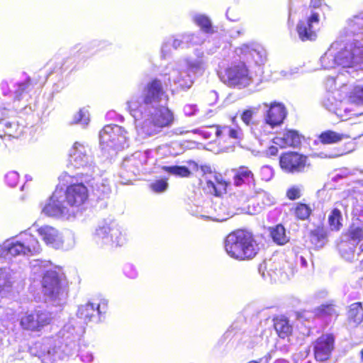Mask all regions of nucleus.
Listing matches in <instances>:
<instances>
[{
    "label": "nucleus",
    "instance_id": "nucleus-1",
    "mask_svg": "<svg viewBox=\"0 0 363 363\" xmlns=\"http://www.w3.org/2000/svg\"><path fill=\"white\" fill-rule=\"evenodd\" d=\"M71 320L60 330L57 339L46 338L29 348L32 355L38 357L42 363H51L64 359L78 351V340L84 333L82 325H75Z\"/></svg>",
    "mask_w": 363,
    "mask_h": 363
},
{
    "label": "nucleus",
    "instance_id": "nucleus-2",
    "mask_svg": "<svg viewBox=\"0 0 363 363\" xmlns=\"http://www.w3.org/2000/svg\"><path fill=\"white\" fill-rule=\"evenodd\" d=\"M33 274L43 276L42 286L45 301L54 306H62L67 300L68 291L67 284L62 280L60 269H53L48 261L33 259L30 263Z\"/></svg>",
    "mask_w": 363,
    "mask_h": 363
},
{
    "label": "nucleus",
    "instance_id": "nucleus-3",
    "mask_svg": "<svg viewBox=\"0 0 363 363\" xmlns=\"http://www.w3.org/2000/svg\"><path fill=\"white\" fill-rule=\"evenodd\" d=\"M128 228L114 219L106 218L99 222L91 233L94 244L101 249L112 250L125 245L129 241Z\"/></svg>",
    "mask_w": 363,
    "mask_h": 363
},
{
    "label": "nucleus",
    "instance_id": "nucleus-4",
    "mask_svg": "<svg viewBox=\"0 0 363 363\" xmlns=\"http://www.w3.org/2000/svg\"><path fill=\"white\" fill-rule=\"evenodd\" d=\"M225 251L237 259H251L260 249V244L252 233L238 230L229 234L225 242Z\"/></svg>",
    "mask_w": 363,
    "mask_h": 363
},
{
    "label": "nucleus",
    "instance_id": "nucleus-5",
    "mask_svg": "<svg viewBox=\"0 0 363 363\" xmlns=\"http://www.w3.org/2000/svg\"><path fill=\"white\" fill-rule=\"evenodd\" d=\"M41 251L38 240L27 233L5 240L0 245V257L10 259L17 256H30Z\"/></svg>",
    "mask_w": 363,
    "mask_h": 363
},
{
    "label": "nucleus",
    "instance_id": "nucleus-6",
    "mask_svg": "<svg viewBox=\"0 0 363 363\" xmlns=\"http://www.w3.org/2000/svg\"><path fill=\"white\" fill-rule=\"evenodd\" d=\"M174 122L173 111L167 106H160L148 113L140 126V131L145 136H151L172 126Z\"/></svg>",
    "mask_w": 363,
    "mask_h": 363
},
{
    "label": "nucleus",
    "instance_id": "nucleus-7",
    "mask_svg": "<svg viewBox=\"0 0 363 363\" xmlns=\"http://www.w3.org/2000/svg\"><path fill=\"white\" fill-rule=\"evenodd\" d=\"M281 171L286 174H302L312 169V164L307 155L298 151L288 150L279 157Z\"/></svg>",
    "mask_w": 363,
    "mask_h": 363
},
{
    "label": "nucleus",
    "instance_id": "nucleus-8",
    "mask_svg": "<svg viewBox=\"0 0 363 363\" xmlns=\"http://www.w3.org/2000/svg\"><path fill=\"white\" fill-rule=\"evenodd\" d=\"M89 198V191L83 183L71 184L66 190L56 187L50 198V204H84Z\"/></svg>",
    "mask_w": 363,
    "mask_h": 363
},
{
    "label": "nucleus",
    "instance_id": "nucleus-9",
    "mask_svg": "<svg viewBox=\"0 0 363 363\" xmlns=\"http://www.w3.org/2000/svg\"><path fill=\"white\" fill-rule=\"evenodd\" d=\"M363 63V45L354 40L346 43L333 56V64L329 67L350 68Z\"/></svg>",
    "mask_w": 363,
    "mask_h": 363
},
{
    "label": "nucleus",
    "instance_id": "nucleus-10",
    "mask_svg": "<svg viewBox=\"0 0 363 363\" xmlns=\"http://www.w3.org/2000/svg\"><path fill=\"white\" fill-rule=\"evenodd\" d=\"M359 135L357 136H351L348 134L338 133L335 130L328 129L321 132L318 135V140L320 143L323 145H331V144H337L345 140H354L358 138ZM354 149L353 144L351 141L347 142L344 148H340L337 150V152L335 154H327L325 152H320L316 155L317 157L321 159H330L338 157L340 156L344 155L347 153L352 152Z\"/></svg>",
    "mask_w": 363,
    "mask_h": 363
},
{
    "label": "nucleus",
    "instance_id": "nucleus-11",
    "mask_svg": "<svg viewBox=\"0 0 363 363\" xmlns=\"http://www.w3.org/2000/svg\"><path fill=\"white\" fill-rule=\"evenodd\" d=\"M221 80L230 86L245 85L251 80L250 70L244 62L232 63L220 72Z\"/></svg>",
    "mask_w": 363,
    "mask_h": 363
},
{
    "label": "nucleus",
    "instance_id": "nucleus-12",
    "mask_svg": "<svg viewBox=\"0 0 363 363\" xmlns=\"http://www.w3.org/2000/svg\"><path fill=\"white\" fill-rule=\"evenodd\" d=\"M52 315L43 308H36L27 311L21 318V325L25 330L39 331L49 325L52 320Z\"/></svg>",
    "mask_w": 363,
    "mask_h": 363
},
{
    "label": "nucleus",
    "instance_id": "nucleus-13",
    "mask_svg": "<svg viewBox=\"0 0 363 363\" xmlns=\"http://www.w3.org/2000/svg\"><path fill=\"white\" fill-rule=\"evenodd\" d=\"M0 124L4 134L13 138L21 136L26 128L22 118L4 108L0 109Z\"/></svg>",
    "mask_w": 363,
    "mask_h": 363
},
{
    "label": "nucleus",
    "instance_id": "nucleus-14",
    "mask_svg": "<svg viewBox=\"0 0 363 363\" xmlns=\"http://www.w3.org/2000/svg\"><path fill=\"white\" fill-rule=\"evenodd\" d=\"M100 143L102 145L116 148L127 140V132L118 125H108L100 131Z\"/></svg>",
    "mask_w": 363,
    "mask_h": 363
},
{
    "label": "nucleus",
    "instance_id": "nucleus-15",
    "mask_svg": "<svg viewBox=\"0 0 363 363\" xmlns=\"http://www.w3.org/2000/svg\"><path fill=\"white\" fill-rule=\"evenodd\" d=\"M86 206H44L42 213L45 216L64 220H73L82 216Z\"/></svg>",
    "mask_w": 363,
    "mask_h": 363
},
{
    "label": "nucleus",
    "instance_id": "nucleus-16",
    "mask_svg": "<svg viewBox=\"0 0 363 363\" xmlns=\"http://www.w3.org/2000/svg\"><path fill=\"white\" fill-rule=\"evenodd\" d=\"M164 96L168 99L162 81L157 78L151 79L143 87L141 95L142 104L151 105L153 103H160Z\"/></svg>",
    "mask_w": 363,
    "mask_h": 363
},
{
    "label": "nucleus",
    "instance_id": "nucleus-17",
    "mask_svg": "<svg viewBox=\"0 0 363 363\" xmlns=\"http://www.w3.org/2000/svg\"><path fill=\"white\" fill-rule=\"evenodd\" d=\"M320 22L318 12L311 11V15L304 20L298 21L296 25V32L302 41H312L317 38L315 26Z\"/></svg>",
    "mask_w": 363,
    "mask_h": 363
},
{
    "label": "nucleus",
    "instance_id": "nucleus-18",
    "mask_svg": "<svg viewBox=\"0 0 363 363\" xmlns=\"http://www.w3.org/2000/svg\"><path fill=\"white\" fill-rule=\"evenodd\" d=\"M216 207V221L223 222L235 215L241 213L255 215L261 211L260 206H243L237 207V206H214Z\"/></svg>",
    "mask_w": 363,
    "mask_h": 363
},
{
    "label": "nucleus",
    "instance_id": "nucleus-19",
    "mask_svg": "<svg viewBox=\"0 0 363 363\" xmlns=\"http://www.w3.org/2000/svg\"><path fill=\"white\" fill-rule=\"evenodd\" d=\"M106 311V303L100 304L87 302L79 307L77 315L86 323L89 322L98 323L101 320V315L105 313Z\"/></svg>",
    "mask_w": 363,
    "mask_h": 363
},
{
    "label": "nucleus",
    "instance_id": "nucleus-20",
    "mask_svg": "<svg viewBox=\"0 0 363 363\" xmlns=\"http://www.w3.org/2000/svg\"><path fill=\"white\" fill-rule=\"evenodd\" d=\"M216 128V136L220 141L239 143L244 139V132L238 125H213Z\"/></svg>",
    "mask_w": 363,
    "mask_h": 363
},
{
    "label": "nucleus",
    "instance_id": "nucleus-21",
    "mask_svg": "<svg viewBox=\"0 0 363 363\" xmlns=\"http://www.w3.org/2000/svg\"><path fill=\"white\" fill-rule=\"evenodd\" d=\"M19 274L9 267L0 268V295L7 296L11 295L16 288Z\"/></svg>",
    "mask_w": 363,
    "mask_h": 363
},
{
    "label": "nucleus",
    "instance_id": "nucleus-22",
    "mask_svg": "<svg viewBox=\"0 0 363 363\" xmlns=\"http://www.w3.org/2000/svg\"><path fill=\"white\" fill-rule=\"evenodd\" d=\"M302 139L298 130L286 128L273 138V142L281 149L297 148L301 145Z\"/></svg>",
    "mask_w": 363,
    "mask_h": 363
},
{
    "label": "nucleus",
    "instance_id": "nucleus-23",
    "mask_svg": "<svg viewBox=\"0 0 363 363\" xmlns=\"http://www.w3.org/2000/svg\"><path fill=\"white\" fill-rule=\"evenodd\" d=\"M285 106L279 102H273L269 106L264 121L271 128H274L281 125L286 116Z\"/></svg>",
    "mask_w": 363,
    "mask_h": 363
},
{
    "label": "nucleus",
    "instance_id": "nucleus-24",
    "mask_svg": "<svg viewBox=\"0 0 363 363\" xmlns=\"http://www.w3.org/2000/svg\"><path fill=\"white\" fill-rule=\"evenodd\" d=\"M334 337L332 335H324L320 337L314 346V356L318 361L328 359L333 349Z\"/></svg>",
    "mask_w": 363,
    "mask_h": 363
},
{
    "label": "nucleus",
    "instance_id": "nucleus-25",
    "mask_svg": "<svg viewBox=\"0 0 363 363\" xmlns=\"http://www.w3.org/2000/svg\"><path fill=\"white\" fill-rule=\"evenodd\" d=\"M233 182L235 186L240 187L243 185L249 187H255L256 179L253 172L249 167L241 165L237 169H233Z\"/></svg>",
    "mask_w": 363,
    "mask_h": 363
},
{
    "label": "nucleus",
    "instance_id": "nucleus-26",
    "mask_svg": "<svg viewBox=\"0 0 363 363\" xmlns=\"http://www.w3.org/2000/svg\"><path fill=\"white\" fill-rule=\"evenodd\" d=\"M215 182L216 183L208 180L206 182L207 188L215 196L222 197L228 192V189L231 186L229 182L226 181L220 175L215 177Z\"/></svg>",
    "mask_w": 363,
    "mask_h": 363
},
{
    "label": "nucleus",
    "instance_id": "nucleus-27",
    "mask_svg": "<svg viewBox=\"0 0 363 363\" xmlns=\"http://www.w3.org/2000/svg\"><path fill=\"white\" fill-rule=\"evenodd\" d=\"M38 231L48 245H50L55 249L59 247L58 239L60 233L57 229L49 225H44L39 228Z\"/></svg>",
    "mask_w": 363,
    "mask_h": 363
},
{
    "label": "nucleus",
    "instance_id": "nucleus-28",
    "mask_svg": "<svg viewBox=\"0 0 363 363\" xmlns=\"http://www.w3.org/2000/svg\"><path fill=\"white\" fill-rule=\"evenodd\" d=\"M327 230L323 227H317L310 233V242L315 249L322 248L327 242Z\"/></svg>",
    "mask_w": 363,
    "mask_h": 363
},
{
    "label": "nucleus",
    "instance_id": "nucleus-29",
    "mask_svg": "<svg viewBox=\"0 0 363 363\" xmlns=\"http://www.w3.org/2000/svg\"><path fill=\"white\" fill-rule=\"evenodd\" d=\"M274 329L280 338L284 339L292 333V326L285 317H277L274 319Z\"/></svg>",
    "mask_w": 363,
    "mask_h": 363
},
{
    "label": "nucleus",
    "instance_id": "nucleus-30",
    "mask_svg": "<svg viewBox=\"0 0 363 363\" xmlns=\"http://www.w3.org/2000/svg\"><path fill=\"white\" fill-rule=\"evenodd\" d=\"M314 314L320 318H332L338 315L337 307L333 303L322 304L314 309Z\"/></svg>",
    "mask_w": 363,
    "mask_h": 363
},
{
    "label": "nucleus",
    "instance_id": "nucleus-31",
    "mask_svg": "<svg viewBox=\"0 0 363 363\" xmlns=\"http://www.w3.org/2000/svg\"><path fill=\"white\" fill-rule=\"evenodd\" d=\"M58 242L60 243L59 247H56V249H62L64 250L72 249L76 243L74 233L69 230H65L61 234L60 233Z\"/></svg>",
    "mask_w": 363,
    "mask_h": 363
},
{
    "label": "nucleus",
    "instance_id": "nucleus-32",
    "mask_svg": "<svg viewBox=\"0 0 363 363\" xmlns=\"http://www.w3.org/2000/svg\"><path fill=\"white\" fill-rule=\"evenodd\" d=\"M269 233L273 241L277 245H283L289 241V237L286 234V229L281 224L270 228Z\"/></svg>",
    "mask_w": 363,
    "mask_h": 363
},
{
    "label": "nucleus",
    "instance_id": "nucleus-33",
    "mask_svg": "<svg viewBox=\"0 0 363 363\" xmlns=\"http://www.w3.org/2000/svg\"><path fill=\"white\" fill-rule=\"evenodd\" d=\"M348 320L350 323H352L354 326L362 323L363 320V308L361 303H354L350 306Z\"/></svg>",
    "mask_w": 363,
    "mask_h": 363
},
{
    "label": "nucleus",
    "instance_id": "nucleus-34",
    "mask_svg": "<svg viewBox=\"0 0 363 363\" xmlns=\"http://www.w3.org/2000/svg\"><path fill=\"white\" fill-rule=\"evenodd\" d=\"M162 169L179 177H189L191 175V172L186 166H162Z\"/></svg>",
    "mask_w": 363,
    "mask_h": 363
},
{
    "label": "nucleus",
    "instance_id": "nucleus-35",
    "mask_svg": "<svg viewBox=\"0 0 363 363\" xmlns=\"http://www.w3.org/2000/svg\"><path fill=\"white\" fill-rule=\"evenodd\" d=\"M194 23L206 33H213L212 23L208 17L204 15L196 16L194 18Z\"/></svg>",
    "mask_w": 363,
    "mask_h": 363
},
{
    "label": "nucleus",
    "instance_id": "nucleus-36",
    "mask_svg": "<svg viewBox=\"0 0 363 363\" xmlns=\"http://www.w3.org/2000/svg\"><path fill=\"white\" fill-rule=\"evenodd\" d=\"M348 98L350 101L355 104H363V85L354 86L349 92Z\"/></svg>",
    "mask_w": 363,
    "mask_h": 363
},
{
    "label": "nucleus",
    "instance_id": "nucleus-37",
    "mask_svg": "<svg viewBox=\"0 0 363 363\" xmlns=\"http://www.w3.org/2000/svg\"><path fill=\"white\" fill-rule=\"evenodd\" d=\"M70 155L73 157V159L76 161L78 158H80L82 162H86L87 155L84 150V146L76 142L72 147V152Z\"/></svg>",
    "mask_w": 363,
    "mask_h": 363
},
{
    "label": "nucleus",
    "instance_id": "nucleus-38",
    "mask_svg": "<svg viewBox=\"0 0 363 363\" xmlns=\"http://www.w3.org/2000/svg\"><path fill=\"white\" fill-rule=\"evenodd\" d=\"M257 113V109L253 107L246 108L242 111L240 115V119L242 123L247 126L254 124V116Z\"/></svg>",
    "mask_w": 363,
    "mask_h": 363
},
{
    "label": "nucleus",
    "instance_id": "nucleus-39",
    "mask_svg": "<svg viewBox=\"0 0 363 363\" xmlns=\"http://www.w3.org/2000/svg\"><path fill=\"white\" fill-rule=\"evenodd\" d=\"M348 29L353 35L358 34L363 30V18L354 17L348 21Z\"/></svg>",
    "mask_w": 363,
    "mask_h": 363
},
{
    "label": "nucleus",
    "instance_id": "nucleus-40",
    "mask_svg": "<svg viewBox=\"0 0 363 363\" xmlns=\"http://www.w3.org/2000/svg\"><path fill=\"white\" fill-rule=\"evenodd\" d=\"M341 218V212L338 209L333 210L328 218V222L332 230H339L341 225L340 222Z\"/></svg>",
    "mask_w": 363,
    "mask_h": 363
},
{
    "label": "nucleus",
    "instance_id": "nucleus-41",
    "mask_svg": "<svg viewBox=\"0 0 363 363\" xmlns=\"http://www.w3.org/2000/svg\"><path fill=\"white\" fill-rule=\"evenodd\" d=\"M257 50L253 44H243L235 49V52L239 57L253 56Z\"/></svg>",
    "mask_w": 363,
    "mask_h": 363
},
{
    "label": "nucleus",
    "instance_id": "nucleus-42",
    "mask_svg": "<svg viewBox=\"0 0 363 363\" xmlns=\"http://www.w3.org/2000/svg\"><path fill=\"white\" fill-rule=\"evenodd\" d=\"M302 194L301 187L297 185H292L286 191V197L290 201L300 199Z\"/></svg>",
    "mask_w": 363,
    "mask_h": 363
},
{
    "label": "nucleus",
    "instance_id": "nucleus-43",
    "mask_svg": "<svg viewBox=\"0 0 363 363\" xmlns=\"http://www.w3.org/2000/svg\"><path fill=\"white\" fill-rule=\"evenodd\" d=\"M168 187L167 179L163 178L155 180L150 184V189L156 193H162L167 190Z\"/></svg>",
    "mask_w": 363,
    "mask_h": 363
},
{
    "label": "nucleus",
    "instance_id": "nucleus-44",
    "mask_svg": "<svg viewBox=\"0 0 363 363\" xmlns=\"http://www.w3.org/2000/svg\"><path fill=\"white\" fill-rule=\"evenodd\" d=\"M312 209L309 206H296L294 213L300 220L307 219L311 213Z\"/></svg>",
    "mask_w": 363,
    "mask_h": 363
},
{
    "label": "nucleus",
    "instance_id": "nucleus-45",
    "mask_svg": "<svg viewBox=\"0 0 363 363\" xmlns=\"http://www.w3.org/2000/svg\"><path fill=\"white\" fill-rule=\"evenodd\" d=\"M309 350L306 347L301 350L299 352L293 355L294 363H311V359L308 358Z\"/></svg>",
    "mask_w": 363,
    "mask_h": 363
},
{
    "label": "nucleus",
    "instance_id": "nucleus-46",
    "mask_svg": "<svg viewBox=\"0 0 363 363\" xmlns=\"http://www.w3.org/2000/svg\"><path fill=\"white\" fill-rule=\"evenodd\" d=\"M141 106L142 104L135 99L130 100L127 103L129 112L135 118L138 116V113H142Z\"/></svg>",
    "mask_w": 363,
    "mask_h": 363
},
{
    "label": "nucleus",
    "instance_id": "nucleus-47",
    "mask_svg": "<svg viewBox=\"0 0 363 363\" xmlns=\"http://www.w3.org/2000/svg\"><path fill=\"white\" fill-rule=\"evenodd\" d=\"M350 238L354 242H359L363 239V225L361 227H352L349 231Z\"/></svg>",
    "mask_w": 363,
    "mask_h": 363
},
{
    "label": "nucleus",
    "instance_id": "nucleus-48",
    "mask_svg": "<svg viewBox=\"0 0 363 363\" xmlns=\"http://www.w3.org/2000/svg\"><path fill=\"white\" fill-rule=\"evenodd\" d=\"M206 206H189L188 211L193 216L203 219L202 215L206 214Z\"/></svg>",
    "mask_w": 363,
    "mask_h": 363
},
{
    "label": "nucleus",
    "instance_id": "nucleus-49",
    "mask_svg": "<svg viewBox=\"0 0 363 363\" xmlns=\"http://www.w3.org/2000/svg\"><path fill=\"white\" fill-rule=\"evenodd\" d=\"M124 274L130 279H135L138 277V272L135 267L130 263L125 264L123 267Z\"/></svg>",
    "mask_w": 363,
    "mask_h": 363
},
{
    "label": "nucleus",
    "instance_id": "nucleus-50",
    "mask_svg": "<svg viewBox=\"0 0 363 363\" xmlns=\"http://www.w3.org/2000/svg\"><path fill=\"white\" fill-rule=\"evenodd\" d=\"M206 214L202 215L203 219L216 221V207L214 206H206Z\"/></svg>",
    "mask_w": 363,
    "mask_h": 363
},
{
    "label": "nucleus",
    "instance_id": "nucleus-51",
    "mask_svg": "<svg viewBox=\"0 0 363 363\" xmlns=\"http://www.w3.org/2000/svg\"><path fill=\"white\" fill-rule=\"evenodd\" d=\"M18 177L15 172H10L6 174V180L11 186H16L18 183Z\"/></svg>",
    "mask_w": 363,
    "mask_h": 363
},
{
    "label": "nucleus",
    "instance_id": "nucleus-52",
    "mask_svg": "<svg viewBox=\"0 0 363 363\" xmlns=\"http://www.w3.org/2000/svg\"><path fill=\"white\" fill-rule=\"evenodd\" d=\"M79 355L82 361L85 363H91L94 359L92 353L89 352H81Z\"/></svg>",
    "mask_w": 363,
    "mask_h": 363
},
{
    "label": "nucleus",
    "instance_id": "nucleus-53",
    "mask_svg": "<svg viewBox=\"0 0 363 363\" xmlns=\"http://www.w3.org/2000/svg\"><path fill=\"white\" fill-rule=\"evenodd\" d=\"M322 4H323L322 0H311L308 8L311 9V11H316L315 10L317 9H320L321 7Z\"/></svg>",
    "mask_w": 363,
    "mask_h": 363
},
{
    "label": "nucleus",
    "instance_id": "nucleus-54",
    "mask_svg": "<svg viewBox=\"0 0 363 363\" xmlns=\"http://www.w3.org/2000/svg\"><path fill=\"white\" fill-rule=\"evenodd\" d=\"M278 147L274 145H271L267 150V155L269 156H277L278 154Z\"/></svg>",
    "mask_w": 363,
    "mask_h": 363
},
{
    "label": "nucleus",
    "instance_id": "nucleus-55",
    "mask_svg": "<svg viewBox=\"0 0 363 363\" xmlns=\"http://www.w3.org/2000/svg\"><path fill=\"white\" fill-rule=\"evenodd\" d=\"M328 292L325 290H320L314 294L313 298L315 300L325 298L327 296Z\"/></svg>",
    "mask_w": 363,
    "mask_h": 363
},
{
    "label": "nucleus",
    "instance_id": "nucleus-56",
    "mask_svg": "<svg viewBox=\"0 0 363 363\" xmlns=\"http://www.w3.org/2000/svg\"><path fill=\"white\" fill-rule=\"evenodd\" d=\"M85 113L82 110H79L77 113V117L74 119L75 123L86 121Z\"/></svg>",
    "mask_w": 363,
    "mask_h": 363
},
{
    "label": "nucleus",
    "instance_id": "nucleus-57",
    "mask_svg": "<svg viewBox=\"0 0 363 363\" xmlns=\"http://www.w3.org/2000/svg\"><path fill=\"white\" fill-rule=\"evenodd\" d=\"M267 263L263 262L259 267V272L262 274V277H264V270L267 268Z\"/></svg>",
    "mask_w": 363,
    "mask_h": 363
},
{
    "label": "nucleus",
    "instance_id": "nucleus-58",
    "mask_svg": "<svg viewBox=\"0 0 363 363\" xmlns=\"http://www.w3.org/2000/svg\"><path fill=\"white\" fill-rule=\"evenodd\" d=\"M298 259L300 262V264L302 267H306L308 266V262L305 257H303V256H300L298 257Z\"/></svg>",
    "mask_w": 363,
    "mask_h": 363
},
{
    "label": "nucleus",
    "instance_id": "nucleus-59",
    "mask_svg": "<svg viewBox=\"0 0 363 363\" xmlns=\"http://www.w3.org/2000/svg\"><path fill=\"white\" fill-rule=\"evenodd\" d=\"M201 169L203 171L204 173H211V168L207 166H201Z\"/></svg>",
    "mask_w": 363,
    "mask_h": 363
},
{
    "label": "nucleus",
    "instance_id": "nucleus-60",
    "mask_svg": "<svg viewBox=\"0 0 363 363\" xmlns=\"http://www.w3.org/2000/svg\"><path fill=\"white\" fill-rule=\"evenodd\" d=\"M236 118H237V116H236V115L233 116L231 118V121H232V123L234 124V125H238V124H237Z\"/></svg>",
    "mask_w": 363,
    "mask_h": 363
},
{
    "label": "nucleus",
    "instance_id": "nucleus-61",
    "mask_svg": "<svg viewBox=\"0 0 363 363\" xmlns=\"http://www.w3.org/2000/svg\"><path fill=\"white\" fill-rule=\"evenodd\" d=\"M329 55H328L327 54H325L323 57H322V61L324 62V61H326L327 60L329 59Z\"/></svg>",
    "mask_w": 363,
    "mask_h": 363
},
{
    "label": "nucleus",
    "instance_id": "nucleus-62",
    "mask_svg": "<svg viewBox=\"0 0 363 363\" xmlns=\"http://www.w3.org/2000/svg\"><path fill=\"white\" fill-rule=\"evenodd\" d=\"M359 249L362 252H363V243L360 245Z\"/></svg>",
    "mask_w": 363,
    "mask_h": 363
},
{
    "label": "nucleus",
    "instance_id": "nucleus-63",
    "mask_svg": "<svg viewBox=\"0 0 363 363\" xmlns=\"http://www.w3.org/2000/svg\"><path fill=\"white\" fill-rule=\"evenodd\" d=\"M190 108V107H189V106H186L184 108H185V109H186V108ZM185 111H186V113L187 114H190V113H188V112L186 111V110H185Z\"/></svg>",
    "mask_w": 363,
    "mask_h": 363
},
{
    "label": "nucleus",
    "instance_id": "nucleus-64",
    "mask_svg": "<svg viewBox=\"0 0 363 363\" xmlns=\"http://www.w3.org/2000/svg\"><path fill=\"white\" fill-rule=\"evenodd\" d=\"M362 359L363 360V350L361 351Z\"/></svg>",
    "mask_w": 363,
    "mask_h": 363
}]
</instances>
